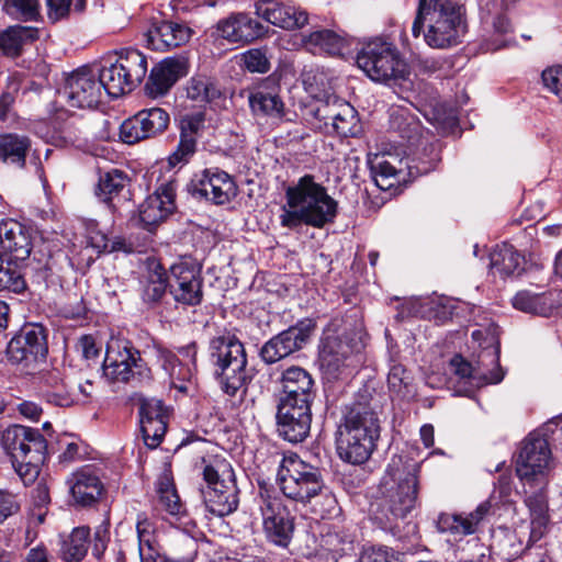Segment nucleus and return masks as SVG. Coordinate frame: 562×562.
I'll use <instances>...</instances> for the list:
<instances>
[{
  "label": "nucleus",
  "mask_w": 562,
  "mask_h": 562,
  "mask_svg": "<svg viewBox=\"0 0 562 562\" xmlns=\"http://www.w3.org/2000/svg\"><path fill=\"white\" fill-rule=\"evenodd\" d=\"M381 413L379 402L367 391L341 406L335 443L344 462L360 465L370 459L381 435Z\"/></svg>",
  "instance_id": "f257e3e1"
},
{
  "label": "nucleus",
  "mask_w": 562,
  "mask_h": 562,
  "mask_svg": "<svg viewBox=\"0 0 562 562\" xmlns=\"http://www.w3.org/2000/svg\"><path fill=\"white\" fill-rule=\"evenodd\" d=\"M286 204L279 216L280 225L297 229L302 225L323 228L334 222L338 203L314 177L305 175L294 186L285 189Z\"/></svg>",
  "instance_id": "f03ea898"
},
{
  "label": "nucleus",
  "mask_w": 562,
  "mask_h": 562,
  "mask_svg": "<svg viewBox=\"0 0 562 562\" xmlns=\"http://www.w3.org/2000/svg\"><path fill=\"white\" fill-rule=\"evenodd\" d=\"M462 5L453 0H418L412 34L423 35L425 43L437 49H447L461 43L465 34Z\"/></svg>",
  "instance_id": "7ed1b4c3"
},
{
  "label": "nucleus",
  "mask_w": 562,
  "mask_h": 562,
  "mask_svg": "<svg viewBox=\"0 0 562 562\" xmlns=\"http://www.w3.org/2000/svg\"><path fill=\"white\" fill-rule=\"evenodd\" d=\"M209 362L222 392L231 397L247 394L252 379L247 366V352L236 335L224 329L209 341Z\"/></svg>",
  "instance_id": "20e7f679"
},
{
  "label": "nucleus",
  "mask_w": 562,
  "mask_h": 562,
  "mask_svg": "<svg viewBox=\"0 0 562 562\" xmlns=\"http://www.w3.org/2000/svg\"><path fill=\"white\" fill-rule=\"evenodd\" d=\"M2 449L23 484L34 483L48 456L42 432L22 425L9 426L2 431Z\"/></svg>",
  "instance_id": "39448f33"
},
{
  "label": "nucleus",
  "mask_w": 562,
  "mask_h": 562,
  "mask_svg": "<svg viewBox=\"0 0 562 562\" xmlns=\"http://www.w3.org/2000/svg\"><path fill=\"white\" fill-rule=\"evenodd\" d=\"M277 482L283 495L289 499L307 504L313 498L322 496L327 506L325 509L327 514H331L336 508V498L327 491L321 470L297 457L282 460Z\"/></svg>",
  "instance_id": "423d86ee"
},
{
  "label": "nucleus",
  "mask_w": 562,
  "mask_h": 562,
  "mask_svg": "<svg viewBox=\"0 0 562 562\" xmlns=\"http://www.w3.org/2000/svg\"><path fill=\"white\" fill-rule=\"evenodd\" d=\"M203 463L201 495L206 510L217 517L233 514L239 505V488L232 464L218 457Z\"/></svg>",
  "instance_id": "0eeeda50"
},
{
  "label": "nucleus",
  "mask_w": 562,
  "mask_h": 562,
  "mask_svg": "<svg viewBox=\"0 0 562 562\" xmlns=\"http://www.w3.org/2000/svg\"><path fill=\"white\" fill-rule=\"evenodd\" d=\"M147 58L135 48L122 49L114 63L104 61L98 71L102 90L111 98L132 92L147 74Z\"/></svg>",
  "instance_id": "6e6552de"
},
{
  "label": "nucleus",
  "mask_w": 562,
  "mask_h": 562,
  "mask_svg": "<svg viewBox=\"0 0 562 562\" xmlns=\"http://www.w3.org/2000/svg\"><path fill=\"white\" fill-rule=\"evenodd\" d=\"M102 369L110 382L130 384L133 387L149 384L153 380L151 370L139 350L126 340L108 344Z\"/></svg>",
  "instance_id": "1a4fd4ad"
},
{
  "label": "nucleus",
  "mask_w": 562,
  "mask_h": 562,
  "mask_svg": "<svg viewBox=\"0 0 562 562\" xmlns=\"http://www.w3.org/2000/svg\"><path fill=\"white\" fill-rule=\"evenodd\" d=\"M357 65L376 82L404 79L407 74V65L397 48L382 38H373L362 45L357 54Z\"/></svg>",
  "instance_id": "9d476101"
},
{
  "label": "nucleus",
  "mask_w": 562,
  "mask_h": 562,
  "mask_svg": "<svg viewBox=\"0 0 562 562\" xmlns=\"http://www.w3.org/2000/svg\"><path fill=\"white\" fill-rule=\"evenodd\" d=\"M395 459L386 469V475L383 477V484H389L387 477L392 481H398L395 486L387 490L382 504V512L384 513L385 520L381 519L383 528L394 529L397 527L400 519L406 516L415 508L417 502L418 480L416 470L407 472L402 476L397 468Z\"/></svg>",
  "instance_id": "9b49d317"
},
{
  "label": "nucleus",
  "mask_w": 562,
  "mask_h": 562,
  "mask_svg": "<svg viewBox=\"0 0 562 562\" xmlns=\"http://www.w3.org/2000/svg\"><path fill=\"white\" fill-rule=\"evenodd\" d=\"M257 502L266 539L274 546L288 548L293 538L295 518L291 515L283 498L274 491L260 486Z\"/></svg>",
  "instance_id": "f8f14e48"
},
{
  "label": "nucleus",
  "mask_w": 562,
  "mask_h": 562,
  "mask_svg": "<svg viewBox=\"0 0 562 562\" xmlns=\"http://www.w3.org/2000/svg\"><path fill=\"white\" fill-rule=\"evenodd\" d=\"M48 353L47 329L41 324H30L21 328L5 348L8 362L29 368L45 360Z\"/></svg>",
  "instance_id": "ddd939ff"
},
{
  "label": "nucleus",
  "mask_w": 562,
  "mask_h": 562,
  "mask_svg": "<svg viewBox=\"0 0 562 562\" xmlns=\"http://www.w3.org/2000/svg\"><path fill=\"white\" fill-rule=\"evenodd\" d=\"M201 265L191 259H181L169 269V293L183 306H198L203 301V277Z\"/></svg>",
  "instance_id": "4468645a"
},
{
  "label": "nucleus",
  "mask_w": 562,
  "mask_h": 562,
  "mask_svg": "<svg viewBox=\"0 0 562 562\" xmlns=\"http://www.w3.org/2000/svg\"><path fill=\"white\" fill-rule=\"evenodd\" d=\"M551 464V450L548 440L540 434L531 432L521 442L516 473L522 482L548 479Z\"/></svg>",
  "instance_id": "2eb2a0df"
},
{
  "label": "nucleus",
  "mask_w": 562,
  "mask_h": 562,
  "mask_svg": "<svg viewBox=\"0 0 562 562\" xmlns=\"http://www.w3.org/2000/svg\"><path fill=\"white\" fill-rule=\"evenodd\" d=\"M312 405L277 402L276 431L290 443L303 442L311 432Z\"/></svg>",
  "instance_id": "dca6fc26"
},
{
  "label": "nucleus",
  "mask_w": 562,
  "mask_h": 562,
  "mask_svg": "<svg viewBox=\"0 0 562 562\" xmlns=\"http://www.w3.org/2000/svg\"><path fill=\"white\" fill-rule=\"evenodd\" d=\"M61 93L71 108L94 109L101 102L103 90L98 75L81 67L66 78Z\"/></svg>",
  "instance_id": "f3484780"
},
{
  "label": "nucleus",
  "mask_w": 562,
  "mask_h": 562,
  "mask_svg": "<svg viewBox=\"0 0 562 562\" xmlns=\"http://www.w3.org/2000/svg\"><path fill=\"white\" fill-rule=\"evenodd\" d=\"M169 121L168 112L161 108L144 109L121 124L120 137L130 145L156 137L167 130Z\"/></svg>",
  "instance_id": "a211bd4d"
},
{
  "label": "nucleus",
  "mask_w": 562,
  "mask_h": 562,
  "mask_svg": "<svg viewBox=\"0 0 562 562\" xmlns=\"http://www.w3.org/2000/svg\"><path fill=\"white\" fill-rule=\"evenodd\" d=\"M187 190L194 198L223 205L234 195L235 183L226 171L214 167L205 169L200 177L192 179Z\"/></svg>",
  "instance_id": "6ab92c4d"
},
{
  "label": "nucleus",
  "mask_w": 562,
  "mask_h": 562,
  "mask_svg": "<svg viewBox=\"0 0 562 562\" xmlns=\"http://www.w3.org/2000/svg\"><path fill=\"white\" fill-rule=\"evenodd\" d=\"M280 384L277 402L312 405L316 397L315 381L302 367L291 366L283 370Z\"/></svg>",
  "instance_id": "aec40b11"
},
{
  "label": "nucleus",
  "mask_w": 562,
  "mask_h": 562,
  "mask_svg": "<svg viewBox=\"0 0 562 562\" xmlns=\"http://www.w3.org/2000/svg\"><path fill=\"white\" fill-rule=\"evenodd\" d=\"M138 416L145 445L150 449L157 448L166 435L169 418L164 402L157 398H140Z\"/></svg>",
  "instance_id": "412c9836"
},
{
  "label": "nucleus",
  "mask_w": 562,
  "mask_h": 562,
  "mask_svg": "<svg viewBox=\"0 0 562 562\" xmlns=\"http://www.w3.org/2000/svg\"><path fill=\"white\" fill-rule=\"evenodd\" d=\"M269 27L248 13H232L220 20L215 26V34L229 43L248 44L268 34Z\"/></svg>",
  "instance_id": "4be33fe9"
},
{
  "label": "nucleus",
  "mask_w": 562,
  "mask_h": 562,
  "mask_svg": "<svg viewBox=\"0 0 562 562\" xmlns=\"http://www.w3.org/2000/svg\"><path fill=\"white\" fill-rule=\"evenodd\" d=\"M403 153L405 168L412 177L432 171L441 160L439 142L425 136L411 137Z\"/></svg>",
  "instance_id": "5701e85b"
},
{
  "label": "nucleus",
  "mask_w": 562,
  "mask_h": 562,
  "mask_svg": "<svg viewBox=\"0 0 562 562\" xmlns=\"http://www.w3.org/2000/svg\"><path fill=\"white\" fill-rule=\"evenodd\" d=\"M188 72V58L183 56L167 57L151 68L145 87L146 91L154 98L165 95Z\"/></svg>",
  "instance_id": "b1692460"
},
{
  "label": "nucleus",
  "mask_w": 562,
  "mask_h": 562,
  "mask_svg": "<svg viewBox=\"0 0 562 562\" xmlns=\"http://www.w3.org/2000/svg\"><path fill=\"white\" fill-rule=\"evenodd\" d=\"M128 186V176L124 171L113 168L100 175L95 195L100 202L106 204L112 213H117L131 202Z\"/></svg>",
  "instance_id": "393cba45"
},
{
  "label": "nucleus",
  "mask_w": 562,
  "mask_h": 562,
  "mask_svg": "<svg viewBox=\"0 0 562 562\" xmlns=\"http://www.w3.org/2000/svg\"><path fill=\"white\" fill-rule=\"evenodd\" d=\"M177 181L161 183L154 194L149 195L139 209L140 222L151 227L165 221L176 210Z\"/></svg>",
  "instance_id": "a878e982"
},
{
  "label": "nucleus",
  "mask_w": 562,
  "mask_h": 562,
  "mask_svg": "<svg viewBox=\"0 0 562 562\" xmlns=\"http://www.w3.org/2000/svg\"><path fill=\"white\" fill-rule=\"evenodd\" d=\"M255 13L266 22L284 29L294 30L307 23V14L279 0H255Z\"/></svg>",
  "instance_id": "bb28decb"
},
{
  "label": "nucleus",
  "mask_w": 562,
  "mask_h": 562,
  "mask_svg": "<svg viewBox=\"0 0 562 562\" xmlns=\"http://www.w3.org/2000/svg\"><path fill=\"white\" fill-rule=\"evenodd\" d=\"M315 114L326 126L330 124L333 132L340 137H356L362 132L358 112L349 103H340L333 108L325 104L317 108Z\"/></svg>",
  "instance_id": "cd10ccee"
},
{
  "label": "nucleus",
  "mask_w": 562,
  "mask_h": 562,
  "mask_svg": "<svg viewBox=\"0 0 562 562\" xmlns=\"http://www.w3.org/2000/svg\"><path fill=\"white\" fill-rule=\"evenodd\" d=\"M2 257L9 256L7 263L27 259L32 250L29 229L20 222L9 218L2 220Z\"/></svg>",
  "instance_id": "c85d7f7f"
},
{
  "label": "nucleus",
  "mask_w": 562,
  "mask_h": 562,
  "mask_svg": "<svg viewBox=\"0 0 562 562\" xmlns=\"http://www.w3.org/2000/svg\"><path fill=\"white\" fill-rule=\"evenodd\" d=\"M491 509L490 502L481 503L474 512L463 514H441L437 520L440 532H449L453 536H468L476 532L477 526Z\"/></svg>",
  "instance_id": "c756f323"
},
{
  "label": "nucleus",
  "mask_w": 562,
  "mask_h": 562,
  "mask_svg": "<svg viewBox=\"0 0 562 562\" xmlns=\"http://www.w3.org/2000/svg\"><path fill=\"white\" fill-rule=\"evenodd\" d=\"M167 290H169V278L165 268L159 262H151L147 273L140 280V299L148 308L158 307Z\"/></svg>",
  "instance_id": "7c9ffc66"
},
{
  "label": "nucleus",
  "mask_w": 562,
  "mask_h": 562,
  "mask_svg": "<svg viewBox=\"0 0 562 562\" xmlns=\"http://www.w3.org/2000/svg\"><path fill=\"white\" fill-rule=\"evenodd\" d=\"M370 170L375 186L385 191L400 183V175L406 170L405 160L397 155L383 154L371 161Z\"/></svg>",
  "instance_id": "2f4dec72"
},
{
  "label": "nucleus",
  "mask_w": 562,
  "mask_h": 562,
  "mask_svg": "<svg viewBox=\"0 0 562 562\" xmlns=\"http://www.w3.org/2000/svg\"><path fill=\"white\" fill-rule=\"evenodd\" d=\"M104 486L100 479L89 472L80 471L74 474L70 483V493L76 505L89 507L101 497Z\"/></svg>",
  "instance_id": "473e14b6"
},
{
  "label": "nucleus",
  "mask_w": 562,
  "mask_h": 562,
  "mask_svg": "<svg viewBox=\"0 0 562 562\" xmlns=\"http://www.w3.org/2000/svg\"><path fill=\"white\" fill-rule=\"evenodd\" d=\"M548 479L535 480V482H524L525 504L530 512L532 525L538 527L546 526L548 521Z\"/></svg>",
  "instance_id": "72a5a7b5"
},
{
  "label": "nucleus",
  "mask_w": 562,
  "mask_h": 562,
  "mask_svg": "<svg viewBox=\"0 0 562 562\" xmlns=\"http://www.w3.org/2000/svg\"><path fill=\"white\" fill-rule=\"evenodd\" d=\"M155 350L158 362L170 378L171 385L180 392H187V382L193 376L191 366L182 363L175 352L162 346H155Z\"/></svg>",
  "instance_id": "f704fd0d"
},
{
  "label": "nucleus",
  "mask_w": 562,
  "mask_h": 562,
  "mask_svg": "<svg viewBox=\"0 0 562 562\" xmlns=\"http://www.w3.org/2000/svg\"><path fill=\"white\" fill-rule=\"evenodd\" d=\"M191 37L190 27L171 21H162L149 32V40L155 49L176 48Z\"/></svg>",
  "instance_id": "c9c22d12"
},
{
  "label": "nucleus",
  "mask_w": 562,
  "mask_h": 562,
  "mask_svg": "<svg viewBox=\"0 0 562 562\" xmlns=\"http://www.w3.org/2000/svg\"><path fill=\"white\" fill-rule=\"evenodd\" d=\"M315 329L316 322L313 318L306 317L297 321L294 325L282 330L276 336L289 357L304 348V346L310 341Z\"/></svg>",
  "instance_id": "e433bc0d"
},
{
  "label": "nucleus",
  "mask_w": 562,
  "mask_h": 562,
  "mask_svg": "<svg viewBox=\"0 0 562 562\" xmlns=\"http://www.w3.org/2000/svg\"><path fill=\"white\" fill-rule=\"evenodd\" d=\"M91 542L90 528L76 527L65 537H61L59 553L65 562H81L87 555Z\"/></svg>",
  "instance_id": "4c0bfd02"
},
{
  "label": "nucleus",
  "mask_w": 562,
  "mask_h": 562,
  "mask_svg": "<svg viewBox=\"0 0 562 562\" xmlns=\"http://www.w3.org/2000/svg\"><path fill=\"white\" fill-rule=\"evenodd\" d=\"M38 38V30L32 26L13 25L2 31V55L18 57L27 43Z\"/></svg>",
  "instance_id": "58836bf2"
},
{
  "label": "nucleus",
  "mask_w": 562,
  "mask_h": 562,
  "mask_svg": "<svg viewBox=\"0 0 562 562\" xmlns=\"http://www.w3.org/2000/svg\"><path fill=\"white\" fill-rule=\"evenodd\" d=\"M31 150V140L25 135L2 134V162L23 169Z\"/></svg>",
  "instance_id": "ea45409f"
},
{
  "label": "nucleus",
  "mask_w": 562,
  "mask_h": 562,
  "mask_svg": "<svg viewBox=\"0 0 562 562\" xmlns=\"http://www.w3.org/2000/svg\"><path fill=\"white\" fill-rule=\"evenodd\" d=\"M249 105L255 115L281 119L284 115V103L279 94L259 89L249 95Z\"/></svg>",
  "instance_id": "a19ab883"
},
{
  "label": "nucleus",
  "mask_w": 562,
  "mask_h": 562,
  "mask_svg": "<svg viewBox=\"0 0 562 562\" xmlns=\"http://www.w3.org/2000/svg\"><path fill=\"white\" fill-rule=\"evenodd\" d=\"M349 353V347L338 336H326L319 347V361L323 367L338 370Z\"/></svg>",
  "instance_id": "79ce46f5"
},
{
  "label": "nucleus",
  "mask_w": 562,
  "mask_h": 562,
  "mask_svg": "<svg viewBox=\"0 0 562 562\" xmlns=\"http://www.w3.org/2000/svg\"><path fill=\"white\" fill-rule=\"evenodd\" d=\"M524 258L509 244H503L491 255V266L499 273L510 276L524 270Z\"/></svg>",
  "instance_id": "37998d69"
},
{
  "label": "nucleus",
  "mask_w": 562,
  "mask_h": 562,
  "mask_svg": "<svg viewBox=\"0 0 562 562\" xmlns=\"http://www.w3.org/2000/svg\"><path fill=\"white\" fill-rule=\"evenodd\" d=\"M450 370L461 380H475L483 378L486 383H499L504 379V372L501 368L491 371L487 375L479 369L473 368L461 355H454L449 362Z\"/></svg>",
  "instance_id": "c03bdc74"
},
{
  "label": "nucleus",
  "mask_w": 562,
  "mask_h": 562,
  "mask_svg": "<svg viewBox=\"0 0 562 562\" xmlns=\"http://www.w3.org/2000/svg\"><path fill=\"white\" fill-rule=\"evenodd\" d=\"M515 308L536 315L547 316L551 311V303L546 293H533L528 290L519 291L513 299Z\"/></svg>",
  "instance_id": "a18cd8bd"
},
{
  "label": "nucleus",
  "mask_w": 562,
  "mask_h": 562,
  "mask_svg": "<svg viewBox=\"0 0 562 562\" xmlns=\"http://www.w3.org/2000/svg\"><path fill=\"white\" fill-rule=\"evenodd\" d=\"M157 493L159 503L170 515L179 516L184 513V507L180 501L173 480L170 473H162L157 481Z\"/></svg>",
  "instance_id": "49530a36"
},
{
  "label": "nucleus",
  "mask_w": 562,
  "mask_h": 562,
  "mask_svg": "<svg viewBox=\"0 0 562 562\" xmlns=\"http://www.w3.org/2000/svg\"><path fill=\"white\" fill-rule=\"evenodd\" d=\"M136 530L140 562H153L156 555L160 554L155 548L156 539L153 524L144 515H138Z\"/></svg>",
  "instance_id": "de8ad7c7"
},
{
  "label": "nucleus",
  "mask_w": 562,
  "mask_h": 562,
  "mask_svg": "<svg viewBox=\"0 0 562 562\" xmlns=\"http://www.w3.org/2000/svg\"><path fill=\"white\" fill-rule=\"evenodd\" d=\"M187 95L199 103H209L220 98L221 91L210 77L193 76L187 83Z\"/></svg>",
  "instance_id": "09e8293b"
},
{
  "label": "nucleus",
  "mask_w": 562,
  "mask_h": 562,
  "mask_svg": "<svg viewBox=\"0 0 562 562\" xmlns=\"http://www.w3.org/2000/svg\"><path fill=\"white\" fill-rule=\"evenodd\" d=\"M307 43L328 55H339L345 47V38L327 29L312 32L307 37Z\"/></svg>",
  "instance_id": "8fccbe9b"
},
{
  "label": "nucleus",
  "mask_w": 562,
  "mask_h": 562,
  "mask_svg": "<svg viewBox=\"0 0 562 562\" xmlns=\"http://www.w3.org/2000/svg\"><path fill=\"white\" fill-rule=\"evenodd\" d=\"M47 18L50 22L68 19L71 14H81L87 0H46Z\"/></svg>",
  "instance_id": "3c124183"
},
{
  "label": "nucleus",
  "mask_w": 562,
  "mask_h": 562,
  "mask_svg": "<svg viewBox=\"0 0 562 562\" xmlns=\"http://www.w3.org/2000/svg\"><path fill=\"white\" fill-rule=\"evenodd\" d=\"M2 11L19 21H34L40 13V2L38 0H4Z\"/></svg>",
  "instance_id": "603ef678"
},
{
  "label": "nucleus",
  "mask_w": 562,
  "mask_h": 562,
  "mask_svg": "<svg viewBox=\"0 0 562 562\" xmlns=\"http://www.w3.org/2000/svg\"><path fill=\"white\" fill-rule=\"evenodd\" d=\"M412 383L413 376L403 364L394 362L390 367L387 384L391 392L405 396L411 393Z\"/></svg>",
  "instance_id": "864d4df0"
},
{
  "label": "nucleus",
  "mask_w": 562,
  "mask_h": 562,
  "mask_svg": "<svg viewBox=\"0 0 562 562\" xmlns=\"http://www.w3.org/2000/svg\"><path fill=\"white\" fill-rule=\"evenodd\" d=\"M205 126V113L194 112L188 113L179 120V133L183 138H194L198 142V137L201 136Z\"/></svg>",
  "instance_id": "5fc2aeb1"
},
{
  "label": "nucleus",
  "mask_w": 562,
  "mask_h": 562,
  "mask_svg": "<svg viewBox=\"0 0 562 562\" xmlns=\"http://www.w3.org/2000/svg\"><path fill=\"white\" fill-rule=\"evenodd\" d=\"M43 396L46 403L58 407H70L79 402L66 382L54 389H45Z\"/></svg>",
  "instance_id": "6e6d98bb"
},
{
  "label": "nucleus",
  "mask_w": 562,
  "mask_h": 562,
  "mask_svg": "<svg viewBox=\"0 0 562 562\" xmlns=\"http://www.w3.org/2000/svg\"><path fill=\"white\" fill-rule=\"evenodd\" d=\"M198 142L194 138H183L179 136V143L176 149L169 155L168 162L175 168L183 166L190 161L196 151Z\"/></svg>",
  "instance_id": "4d7b16f0"
},
{
  "label": "nucleus",
  "mask_w": 562,
  "mask_h": 562,
  "mask_svg": "<svg viewBox=\"0 0 562 562\" xmlns=\"http://www.w3.org/2000/svg\"><path fill=\"white\" fill-rule=\"evenodd\" d=\"M19 262L20 261H12V265L8 263L5 269L2 267V273L7 278L5 280L2 278V290L7 289L14 293H21L26 289V283L20 271Z\"/></svg>",
  "instance_id": "13d9d810"
},
{
  "label": "nucleus",
  "mask_w": 562,
  "mask_h": 562,
  "mask_svg": "<svg viewBox=\"0 0 562 562\" xmlns=\"http://www.w3.org/2000/svg\"><path fill=\"white\" fill-rule=\"evenodd\" d=\"M243 61L251 72L266 74L270 69V61L266 52L260 48H252L243 54Z\"/></svg>",
  "instance_id": "bf43d9fd"
},
{
  "label": "nucleus",
  "mask_w": 562,
  "mask_h": 562,
  "mask_svg": "<svg viewBox=\"0 0 562 562\" xmlns=\"http://www.w3.org/2000/svg\"><path fill=\"white\" fill-rule=\"evenodd\" d=\"M258 355L261 361L269 366L274 364L288 357L286 351L283 350L276 335L261 346Z\"/></svg>",
  "instance_id": "052dcab7"
},
{
  "label": "nucleus",
  "mask_w": 562,
  "mask_h": 562,
  "mask_svg": "<svg viewBox=\"0 0 562 562\" xmlns=\"http://www.w3.org/2000/svg\"><path fill=\"white\" fill-rule=\"evenodd\" d=\"M324 542L335 560L353 550V541L344 538L337 532L327 533L324 538Z\"/></svg>",
  "instance_id": "680f3d73"
},
{
  "label": "nucleus",
  "mask_w": 562,
  "mask_h": 562,
  "mask_svg": "<svg viewBox=\"0 0 562 562\" xmlns=\"http://www.w3.org/2000/svg\"><path fill=\"white\" fill-rule=\"evenodd\" d=\"M20 501L16 495L2 491V520L8 517H13L14 522L18 524L19 531L24 525L23 517L20 515Z\"/></svg>",
  "instance_id": "e2e57ef3"
},
{
  "label": "nucleus",
  "mask_w": 562,
  "mask_h": 562,
  "mask_svg": "<svg viewBox=\"0 0 562 562\" xmlns=\"http://www.w3.org/2000/svg\"><path fill=\"white\" fill-rule=\"evenodd\" d=\"M109 541H110L109 522H103L95 528L93 539L90 542V543H92L91 552L95 559L100 560L103 557V554L108 548Z\"/></svg>",
  "instance_id": "0e129e2a"
},
{
  "label": "nucleus",
  "mask_w": 562,
  "mask_h": 562,
  "mask_svg": "<svg viewBox=\"0 0 562 562\" xmlns=\"http://www.w3.org/2000/svg\"><path fill=\"white\" fill-rule=\"evenodd\" d=\"M358 562H397V559L386 547H371L362 551Z\"/></svg>",
  "instance_id": "69168bd1"
},
{
  "label": "nucleus",
  "mask_w": 562,
  "mask_h": 562,
  "mask_svg": "<svg viewBox=\"0 0 562 562\" xmlns=\"http://www.w3.org/2000/svg\"><path fill=\"white\" fill-rule=\"evenodd\" d=\"M543 85L562 100V66L549 67L541 75Z\"/></svg>",
  "instance_id": "338daca9"
},
{
  "label": "nucleus",
  "mask_w": 562,
  "mask_h": 562,
  "mask_svg": "<svg viewBox=\"0 0 562 562\" xmlns=\"http://www.w3.org/2000/svg\"><path fill=\"white\" fill-rule=\"evenodd\" d=\"M487 548L477 540L468 542V546L461 550V560L463 562H488L490 555Z\"/></svg>",
  "instance_id": "774afa93"
}]
</instances>
